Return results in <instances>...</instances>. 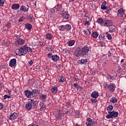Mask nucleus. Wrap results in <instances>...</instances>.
<instances>
[{"mask_svg":"<svg viewBox=\"0 0 126 126\" xmlns=\"http://www.w3.org/2000/svg\"><path fill=\"white\" fill-rule=\"evenodd\" d=\"M4 4V0H0V6H3Z\"/></svg>","mask_w":126,"mask_h":126,"instance_id":"47","label":"nucleus"},{"mask_svg":"<svg viewBox=\"0 0 126 126\" xmlns=\"http://www.w3.org/2000/svg\"><path fill=\"white\" fill-rule=\"evenodd\" d=\"M92 35L94 38H97L99 34H98V32H92Z\"/></svg>","mask_w":126,"mask_h":126,"instance_id":"30","label":"nucleus"},{"mask_svg":"<svg viewBox=\"0 0 126 126\" xmlns=\"http://www.w3.org/2000/svg\"><path fill=\"white\" fill-rule=\"evenodd\" d=\"M118 68L119 69L117 70V72L118 73H121L122 72V69H121V68H120V66H118Z\"/></svg>","mask_w":126,"mask_h":126,"instance_id":"51","label":"nucleus"},{"mask_svg":"<svg viewBox=\"0 0 126 126\" xmlns=\"http://www.w3.org/2000/svg\"><path fill=\"white\" fill-rule=\"evenodd\" d=\"M106 37L108 39V40H112V35L109 34L108 32H106Z\"/></svg>","mask_w":126,"mask_h":126,"instance_id":"37","label":"nucleus"},{"mask_svg":"<svg viewBox=\"0 0 126 126\" xmlns=\"http://www.w3.org/2000/svg\"><path fill=\"white\" fill-rule=\"evenodd\" d=\"M103 86H104V88H108V87H109V84H108V83L105 82V83L103 84Z\"/></svg>","mask_w":126,"mask_h":126,"instance_id":"48","label":"nucleus"},{"mask_svg":"<svg viewBox=\"0 0 126 126\" xmlns=\"http://www.w3.org/2000/svg\"><path fill=\"white\" fill-rule=\"evenodd\" d=\"M70 18V15L68 14V11H66L64 13H63V18H64L65 19H69Z\"/></svg>","mask_w":126,"mask_h":126,"instance_id":"18","label":"nucleus"},{"mask_svg":"<svg viewBox=\"0 0 126 126\" xmlns=\"http://www.w3.org/2000/svg\"><path fill=\"white\" fill-rule=\"evenodd\" d=\"M81 52L82 57L87 59V58H88V56H89V54L88 53V52H89V48L87 46H84L82 49H81Z\"/></svg>","mask_w":126,"mask_h":126,"instance_id":"3","label":"nucleus"},{"mask_svg":"<svg viewBox=\"0 0 126 126\" xmlns=\"http://www.w3.org/2000/svg\"><path fill=\"white\" fill-rule=\"evenodd\" d=\"M113 109H114V107L113 106V105H109L107 107V111L108 113H111V112H112L113 111Z\"/></svg>","mask_w":126,"mask_h":126,"instance_id":"25","label":"nucleus"},{"mask_svg":"<svg viewBox=\"0 0 126 126\" xmlns=\"http://www.w3.org/2000/svg\"><path fill=\"white\" fill-rule=\"evenodd\" d=\"M84 34L86 35H90L91 34V32H90V31L88 30V29L84 30Z\"/></svg>","mask_w":126,"mask_h":126,"instance_id":"38","label":"nucleus"},{"mask_svg":"<svg viewBox=\"0 0 126 126\" xmlns=\"http://www.w3.org/2000/svg\"><path fill=\"white\" fill-rule=\"evenodd\" d=\"M115 88H116V85H115L114 84L111 83L109 85L108 89L110 91V92L113 93V92L115 91Z\"/></svg>","mask_w":126,"mask_h":126,"instance_id":"11","label":"nucleus"},{"mask_svg":"<svg viewBox=\"0 0 126 126\" xmlns=\"http://www.w3.org/2000/svg\"><path fill=\"white\" fill-rule=\"evenodd\" d=\"M113 25V21L112 20H108L107 19L104 20L103 26H106L107 27H109Z\"/></svg>","mask_w":126,"mask_h":126,"instance_id":"6","label":"nucleus"},{"mask_svg":"<svg viewBox=\"0 0 126 126\" xmlns=\"http://www.w3.org/2000/svg\"><path fill=\"white\" fill-rule=\"evenodd\" d=\"M108 78L110 80H114V76H112L110 75H108Z\"/></svg>","mask_w":126,"mask_h":126,"instance_id":"50","label":"nucleus"},{"mask_svg":"<svg viewBox=\"0 0 126 126\" xmlns=\"http://www.w3.org/2000/svg\"><path fill=\"white\" fill-rule=\"evenodd\" d=\"M41 98L42 100H44V99H46L47 98V95L45 94H42L41 96Z\"/></svg>","mask_w":126,"mask_h":126,"instance_id":"49","label":"nucleus"},{"mask_svg":"<svg viewBox=\"0 0 126 126\" xmlns=\"http://www.w3.org/2000/svg\"><path fill=\"white\" fill-rule=\"evenodd\" d=\"M111 10H112V9H108L107 10L108 13H110V12H111Z\"/></svg>","mask_w":126,"mask_h":126,"instance_id":"61","label":"nucleus"},{"mask_svg":"<svg viewBox=\"0 0 126 126\" xmlns=\"http://www.w3.org/2000/svg\"><path fill=\"white\" fill-rule=\"evenodd\" d=\"M123 67H124V70H126V64L123 65Z\"/></svg>","mask_w":126,"mask_h":126,"instance_id":"58","label":"nucleus"},{"mask_svg":"<svg viewBox=\"0 0 126 126\" xmlns=\"http://www.w3.org/2000/svg\"><path fill=\"white\" fill-rule=\"evenodd\" d=\"M24 43H25V40H24V39L19 38L16 41L15 45L16 46H19V45H24Z\"/></svg>","mask_w":126,"mask_h":126,"instance_id":"10","label":"nucleus"},{"mask_svg":"<svg viewBox=\"0 0 126 126\" xmlns=\"http://www.w3.org/2000/svg\"><path fill=\"white\" fill-rule=\"evenodd\" d=\"M92 103H93L94 104H95V103H97V100L96 98H91Z\"/></svg>","mask_w":126,"mask_h":126,"instance_id":"42","label":"nucleus"},{"mask_svg":"<svg viewBox=\"0 0 126 126\" xmlns=\"http://www.w3.org/2000/svg\"><path fill=\"white\" fill-rule=\"evenodd\" d=\"M60 59V58L59 57V56H58V55H53L52 60L54 62H58V61H59V59Z\"/></svg>","mask_w":126,"mask_h":126,"instance_id":"23","label":"nucleus"},{"mask_svg":"<svg viewBox=\"0 0 126 126\" xmlns=\"http://www.w3.org/2000/svg\"><path fill=\"white\" fill-rule=\"evenodd\" d=\"M1 68H2V69H4V68H5V66L2 65V66H1Z\"/></svg>","mask_w":126,"mask_h":126,"instance_id":"62","label":"nucleus"},{"mask_svg":"<svg viewBox=\"0 0 126 126\" xmlns=\"http://www.w3.org/2000/svg\"><path fill=\"white\" fill-rule=\"evenodd\" d=\"M25 19V18L24 17H21L20 19H19L18 21L19 22H22Z\"/></svg>","mask_w":126,"mask_h":126,"instance_id":"46","label":"nucleus"},{"mask_svg":"<svg viewBox=\"0 0 126 126\" xmlns=\"http://www.w3.org/2000/svg\"><path fill=\"white\" fill-rule=\"evenodd\" d=\"M101 9L102 10H107L108 9V8L106 6V1H104L102 4L101 5Z\"/></svg>","mask_w":126,"mask_h":126,"instance_id":"22","label":"nucleus"},{"mask_svg":"<svg viewBox=\"0 0 126 126\" xmlns=\"http://www.w3.org/2000/svg\"><path fill=\"white\" fill-rule=\"evenodd\" d=\"M64 26H65V29L67 31H69V30H70L71 29V26H70V25L67 24V25H65Z\"/></svg>","mask_w":126,"mask_h":126,"instance_id":"32","label":"nucleus"},{"mask_svg":"<svg viewBox=\"0 0 126 126\" xmlns=\"http://www.w3.org/2000/svg\"><path fill=\"white\" fill-rule=\"evenodd\" d=\"M63 112H59L56 115V118L57 120H62V119H63Z\"/></svg>","mask_w":126,"mask_h":126,"instance_id":"12","label":"nucleus"},{"mask_svg":"<svg viewBox=\"0 0 126 126\" xmlns=\"http://www.w3.org/2000/svg\"><path fill=\"white\" fill-rule=\"evenodd\" d=\"M118 12L119 14V15L121 17H123V15H124V14H125V11H124L123 10V9H120L119 10H118Z\"/></svg>","mask_w":126,"mask_h":126,"instance_id":"26","label":"nucleus"},{"mask_svg":"<svg viewBox=\"0 0 126 126\" xmlns=\"http://www.w3.org/2000/svg\"><path fill=\"white\" fill-rule=\"evenodd\" d=\"M17 117H18V114H17V113H13L9 115L8 118L10 121H14V120H15Z\"/></svg>","mask_w":126,"mask_h":126,"instance_id":"7","label":"nucleus"},{"mask_svg":"<svg viewBox=\"0 0 126 126\" xmlns=\"http://www.w3.org/2000/svg\"><path fill=\"white\" fill-rule=\"evenodd\" d=\"M86 125H87V126H93L94 124V121H93L91 118H88L86 120Z\"/></svg>","mask_w":126,"mask_h":126,"instance_id":"9","label":"nucleus"},{"mask_svg":"<svg viewBox=\"0 0 126 126\" xmlns=\"http://www.w3.org/2000/svg\"><path fill=\"white\" fill-rule=\"evenodd\" d=\"M90 24V23H89V21H86L85 22V24H84V25H89Z\"/></svg>","mask_w":126,"mask_h":126,"instance_id":"54","label":"nucleus"},{"mask_svg":"<svg viewBox=\"0 0 126 126\" xmlns=\"http://www.w3.org/2000/svg\"><path fill=\"white\" fill-rule=\"evenodd\" d=\"M109 31H110L111 33H112L113 32H115V31H116V30H115L116 27L114 26H113V25L109 26Z\"/></svg>","mask_w":126,"mask_h":126,"instance_id":"27","label":"nucleus"},{"mask_svg":"<svg viewBox=\"0 0 126 126\" xmlns=\"http://www.w3.org/2000/svg\"><path fill=\"white\" fill-rule=\"evenodd\" d=\"M39 106L40 107V110L42 111V112L45 111L46 110V105L44 104V103L42 102L39 104Z\"/></svg>","mask_w":126,"mask_h":126,"instance_id":"20","label":"nucleus"},{"mask_svg":"<svg viewBox=\"0 0 126 126\" xmlns=\"http://www.w3.org/2000/svg\"><path fill=\"white\" fill-rule=\"evenodd\" d=\"M97 23H99V24H104V20H103V18H99L97 20Z\"/></svg>","mask_w":126,"mask_h":126,"instance_id":"31","label":"nucleus"},{"mask_svg":"<svg viewBox=\"0 0 126 126\" xmlns=\"http://www.w3.org/2000/svg\"><path fill=\"white\" fill-rule=\"evenodd\" d=\"M26 110L30 111L32 110V108H35L36 107V101L33 99H31L25 105Z\"/></svg>","mask_w":126,"mask_h":126,"instance_id":"2","label":"nucleus"},{"mask_svg":"<svg viewBox=\"0 0 126 126\" xmlns=\"http://www.w3.org/2000/svg\"><path fill=\"white\" fill-rule=\"evenodd\" d=\"M25 95L27 97V98H30L32 96L31 91L26 90L24 92Z\"/></svg>","mask_w":126,"mask_h":126,"instance_id":"17","label":"nucleus"},{"mask_svg":"<svg viewBox=\"0 0 126 126\" xmlns=\"http://www.w3.org/2000/svg\"><path fill=\"white\" fill-rule=\"evenodd\" d=\"M29 126H34V125L31 124V125H30Z\"/></svg>","mask_w":126,"mask_h":126,"instance_id":"64","label":"nucleus"},{"mask_svg":"<svg viewBox=\"0 0 126 126\" xmlns=\"http://www.w3.org/2000/svg\"><path fill=\"white\" fill-rule=\"evenodd\" d=\"M81 50V48L78 46L77 47L75 51V54L76 57H82V52H80V50Z\"/></svg>","mask_w":126,"mask_h":126,"instance_id":"5","label":"nucleus"},{"mask_svg":"<svg viewBox=\"0 0 126 126\" xmlns=\"http://www.w3.org/2000/svg\"><path fill=\"white\" fill-rule=\"evenodd\" d=\"M25 27L28 30H31L32 29V25L30 23L26 24Z\"/></svg>","mask_w":126,"mask_h":126,"instance_id":"28","label":"nucleus"},{"mask_svg":"<svg viewBox=\"0 0 126 126\" xmlns=\"http://www.w3.org/2000/svg\"><path fill=\"white\" fill-rule=\"evenodd\" d=\"M17 13H18V14H21V10H20V9L18 10L17 11Z\"/></svg>","mask_w":126,"mask_h":126,"instance_id":"59","label":"nucleus"},{"mask_svg":"<svg viewBox=\"0 0 126 126\" xmlns=\"http://www.w3.org/2000/svg\"><path fill=\"white\" fill-rule=\"evenodd\" d=\"M88 60L87 59H82L81 60H79L78 61V63L81 64H85L87 63H88Z\"/></svg>","mask_w":126,"mask_h":126,"instance_id":"15","label":"nucleus"},{"mask_svg":"<svg viewBox=\"0 0 126 126\" xmlns=\"http://www.w3.org/2000/svg\"><path fill=\"white\" fill-rule=\"evenodd\" d=\"M119 112H116L115 110L109 112L106 116V119H113L114 118H118Z\"/></svg>","mask_w":126,"mask_h":126,"instance_id":"4","label":"nucleus"},{"mask_svg":"<svg viewBox=\"0 0 126 126\" xmlns=\"http://www.w3.org/2000/svg\"><path fill=\"white\" fill-rule=\"evenodd\" d=\"M70 111V110H67V111L65 112V114L68 115V114H69Z\"/></svg>","mask_w":126,"mask_h":126,"instance_id":"60","label":"nucleus"},{"mask_svg":"<svg viewBox=\"0 0 126 126\" xmlns=\"http://www.w3.org/2000/svg\"><path fill=\"white\" fill-rule=\"evenodd\" d=\"M67 52V50H66V49H63V54H66Z\"/></svg>","mask_w":126,"mask_h":126,"instance_id":"56","label":"nucleus"},{"mask_svg":"<svg viewBox=\"0 0 126 126\" xmlns=\"http://www.w3.org/2000/svg\"><path fill=\"white\" fill-rule=\"evenodd\" d=\"M6 98H7L8 99H9V98H11V95H8L7 94H5L3 96V99L5 100V99H6Z\"/></svg>","mask_w":126,"mask_h":126,"instance_id":"43","label":"nucleus"},{"mask_svg":"<svg viewBox=\"0 0 126 126\" xmlns=\"http://www.w3.org/2000/svg\"><path fill=\"white\" fill-rule=\"evenodd\" d=\"M90 6H91L92 8H94V7H95V3L92 1L90 3Z\"/></svg>","mask_w":126,"mask_h":126,"instance_id":"44","label":"nucleus"},{"mask_svg":"<svg viewBox=\"0 0 126 126\" xmlns=\"http://www.w3.org/2000/svg\"><path fill=\"white\" fill-rule=\"evenodd\" d=\"M65 29V26L62 25L59 27V30L60 31H63Z\"/></svg>","mask_w":126,"mask_h":126,"instance_id":"41","label":"nucleus"},{"mask_svg":"<svg viewBox=\"0 0 126 126\" xmlns=\"http://www.w3.org/2000/svg\"><path fill=\"white\" fill-rule=\"evenodd\" d=\"M49 12L50 14H52V15H53V14H55V13H56V10L55 9L52 8L49 10Z\"/></svg>","mask_w":126,"mask_h":126,"instance_id":"34","label":"nucleus"},{"mask_svg":"<svg viewBox=\"0 0 126 126\" xmlns=\"http://www.w3.org/2000/svg\"><path fill=\"white\" fill-rule=\"evenodd\" d=\"M51 91L53 94H56V93H57V92H58V87H54L53 88H52Z\"/></svg>","mask_w":126,"mask_h":126,"instance_id":"29","label":"nucleus"},{"mask_svg":"<svg viewBox=\"0 0 126 126\" xmlns=\"http://www.w3.org/2000/svg\"><path fill=\"white\" fill-rule=\"evenodd\" d=\"M9 65L10 67H15L16 66V59H11L9 62Z\"/></svg>","mask_w":126,"mask_h":126,"instance_id":"8","label":"nucleus"},{"mask_svg":"<svg viewBox=\"0 0 126 126\" xmlns=\"http://www.w3.org/2000/svg\"><path fill=\"white\" fill-rule=\"evenodd\" d=\"M19 7H20V5L19 4L16 3L13 4L11 6L12 9H14L15 10L19 9Z\"/></svg>","mask_w":126,"mask_h":126,"instance_id":"19","label":"nucleus"},{"mask_svg":"<svg viewBox=\"0 0 126 126\" xmlns=\"http://www.w3.org/2000/svg\"><path fill=\"white\" fill-rule=\"evenodd\" d=\"M32 96V97H37L38 96V94H39V90H33L31 92Z\"/></svg>","mask_w":126,"mask_h":126,"instance_id":"14","label":"nucleus"},{"mask_svg":"<svg viewBox=\"0 0 126 126\" xmlns=\"http://www.w3.org/2000/svg\"><path fill=\"white\" fill-rule=\"evenodd\" d=\"M3 108V105L2 103H0V110H2V109Z\"/></svg>","mask_w":126,"mask_h":126,"instance_id":"52","label":"nucleus"},{"mask_svg":"<svg viewBox=\"0 0 126 126\" xmlns=\"http://www.w3.org/2000/svg\"><path fill=\"white\" fill-rule=\"evenodd\" d=\"M59 82H63L65 81V78L63 77H60L58 79Z\"/></svg>","mask_w":126,"mask_h":126,"instance_id":"36","label":"nucleus"},{"mask_svg":"<svg viewBox=\"0 0 126 126\" xmlns=\"http://www.w3.org/2000/svg\"><path fill=\"white\" fill-rule=\"evenodd\" d=\"M48 57L49 58V59H53V57L54 55H53V54L52 53H48L47 54Z\"/></svg>","mask_w":126,"mask_h":126,"instance_id":"45","label":"nucleus"},{"mask_svg":"<svg viewBox=\"0 0 126 126\" xmlns=\"http://www.w3.org/2000/svg\"><path fill=\"white\" fill-rule=\"evenodd\" d=\"M74 87H75V88L78 87V84H77V83H74Z\"/></svg>","mask_w":126,"mask_h":126,"instance_id":"57","label":"nucleus"},{"mask_svg":"<svg viewBox=\"0 0 126 126\" xmlns=\"http://www.w3.org/2000/svg\"><path fill=\"white\" fill-rule=\"evenodd\" d=\"M9 24H7L6 25V27H9Z\"/></svg>","mask_w":126,"mask_h":126,"instance_id":"63","label":"nucleus"},{"mask_svg":"<svg viewBox=\"0 0 126 126\" xmlns=\"http://www.w3.org/2000/svg\"><path fill=\"white\" fill-rule=\"evenodd\" d=\"M20 56H25L28 52H32V49L28 47L27 45H25L19 49Z\"/></svg>","mask_w":126,"mask_h":126,"instance_id":"1","label":"nucleus"},{"mask_svg":"<svg viewBox=\"0 0 126 126\" xmlns=\"http://www.w3.org/2000/svg\"><path fill=\"white\" fill-rule=\"evenodd\" d=\"M91 96L92 98H98L99 97V93L97 92H93L91 94Z\"/></svg>","mask_w":126,"mask_h":126,"instance_id":"16","label":"nucleus"},{"mask_svg":"<svg viewBox=\"0 0 126 126\" xmlns=\"http://www.w3.org/2000/svg\"><path fill=\"white\" fill-rule=\"evenodd\" d=\"M45 37L47 40H52V39L53 38V34H52L51 33H48L46 34Z\"/></svg>","mask_w":126,"mask_h":126,"instance_id":"24","label":"nucleus"},{"mask_svg":"<svg viewBox=\"0 0 126 126\" xmlns=\"http://www.w3.org/2000/svg\"><path fill=\"white\" fill-rule=\"evenodd\" d=\"M48 51L49 52H52V51H53V47H48Z\"/></svg>","mask_w":126,"mask_h":126,"instance_id":"53","label":"nucleus"},{"mask_svg":"<svg viewBox=\"0 0 126 126\" xmlns=\"http://www.w3.org/2000/svg\"><path fill=\"white\" fill-rule=\"evenodd\" d=\"M99 40H104L105 39V35L100 34L98 37Z\"/></svg>","mask_w":126,"mask_h":126,"instance_id":"40","label":"nucleus"},{"mask_svg":"<svg viewBox=\"0 0 126 126\" xmlns=\"http://www.w3.org/2000/svg\"><path fill=\"white\" fill-rule=\"evenodd\" d=\"M54 8L56 11H61V10H63V5L61 4H58L54 7Z\"/></svg>","mask_w":126,"mask_h":126,"instance_id":"13","label":"nucleus"},{"mask_svg":"<svg viewBox=\"0 0 126 126\" xmlns=\"http://www.w3.org/2000/svg\"><path fill=\"white\" fill-rule=\"evenodd\" d=\"M28 9H29L28 8H27L26 7H25L24 5L21 6L20 8V10H21V11H23V12H28Z\"/></svg>","mask_w":126,"mask_h":126,"instance_id":"21","label":"nucleus"},{"mask_svg":"<svg viewBox=\"0 0 126 126\" xmlns=\"http://www.w3.org/2000/svg\"><path fill=\"white\" fill-rule=\"evenodd\" d=\"M29 64H30V65H32V64H33V61L31 60L30 62H29Z\"/></svg>","mask_w":126,"mask_h":126,"instance_id":"55","label":"nucleus"},{"mask_svg":"<svg viewBox=\"0 0 126 126\" xmlns=\"http://www.w3.org/2000/svg\"><path fill=\"white\" fill-rule=\"evenodd\" d=\"M75 44V41L74 40H70L68 42V45L70 46H73Z\"/></svg>","mask_w":126,"mask_h":126,"instance_id":"35","label":"nucleus"},{"mask_svg":"<svg viewBox=\"0 0 126 126\" xmlns=\"http://www.w3.org/2000/svg\"><path fill=\"white\" fill-rule=\"evenodd\" d=\"M28 18L31 22H33V21H34V17H33V15H30Z\"/></svg>","mask_w":126,"mask_h":126,"instance_id":"39","label":"nucleus"},{"mask_svg":"<svg viewBox=\"0 0 126 126\" xmlns=\"http://www.w3.org/2000/svg\"><path fill=\"white\" fill-rule=\"evenodd\" d=\"M110 102H111L112 103H113V104H115L117 103V102H118V99H117L116 97H112L110 99Z\"/></svg>","mask_w":126,"mask_h":126,"instance_id":"33","label":"nucleus"}]
</instances>
